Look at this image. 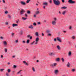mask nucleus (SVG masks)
Here are the masks:
<instances>
[{
    "instance_id": "21",
    "label": "nucleus",
    "mask_w": 76,
    "mask_h": 76,
    "mask_svg": "<svg viewBox=\"0 0 76 76\" xmlns=\"http://www.w3.org/2000/svg\"><path fill=\"white\" fill-rule=\"evenodd\" d=\"M67 8V7H61V9H66Z\"/></svg>"
},
{
    "instance_id": "23",
    "label": "nucleus",
    "mask_w": 76,
    "mask_h": 76,
    "mask_svg": "<svg viewBox=\"0 0 76 76\" xmlns=\"http://www.w3.org/2000/svg\"><path fill=\"white\" fill-rule=\"evenodd\" d=\"M22 70H20V71H19L18 72H17V75L19 74L20 73V72H22Z\"/></svg>"
},
{
    "instance_id": "7",
    "label": "nucleus",
    "mask_w": 76,
    "mask_h": 76,
    "mask_svg": "<svg viewBox=\"0 0 76 76\" xmlns=\"http://www.w3.org/2000/svg\"><path fill=\"white\" fill-rule=\"evenodd\" d=\"M20 3L22 5H23V6H25L26 5V3L24 2L23 1H21L20 2Z\"/></svg>"
},
{
    "instance_id": "51",
    "label": "nucleus",
    "mask_w": 76,
    "mask_h": 76,
    "mask_svg": "<svg viewBox=\"0 0 76 76\" xmlns=\"http://www.w3.org/2000/svg\"><path fill=\"white\" fill-rule=\"evenodd\" d=\"M32 37L31 36L30 38V39H32Z\"/></svg>"
},
{
    "instance_id": "22",
    "label": "nucleus",
    "mask_w": 76,
    "mask_h": 76,
    "mask_svg": "<svg viewBox=\"0 0 76 76\" xmlns=\"http://www.w3.org/2000/svg\"><path fill=\"white\" fill-rule=\"evenodd\" d=\"M27 13L29 15H30V14H31V12L29 10L27 11Z\"/></svg>"
},
{
    "instance_id": "1",
    "label": "nucleus",
    "mask_w": 76,
    "mask_h": 76,
    "mask_svg": "<svg viewBox=\"0 0 76 76\" xmlns=\"http://www.w3.org/2000/svg\"><path fill=\"white\" fill-rule=\"evenodd\" d=\"M53 3L56 6H59L60 4V1L59 0H53Z\"/></svg>"
},
{
    "instance_id": "29",
    "label": "nucleus",
    "mask_w": 76,
    "mask_h": 76,
    "mask_svg": "<svg viewBox=\"0 0 76 76\" xmlns=\"http://www.w3.org/2000/svg\"><path fill=\"white\" fill-rule=\"evenodd\" d=\"M26 42L27 44H29V40L28 39L27 40Z\"/></svg>"
},
{
    "instance_id": "27",
    "label": "nucleus",
    "mask_w": 76,
    "mask_h": 76,
    "mask_svg": "<svg viewBox=\"0 0 76 76\" xmlns=\"http://www.w3.org/2000/svg\"><path fill=\"white\" fill-rule=\"evenodd\" d=\"M16 23H17V24L18 23H19V22H20L19 20L18 19L16 21Z\"/></svg>"
},
{
    "instance_id": "26",
    "label": "nucleus",
    "mask_w": 76,
    "mask_h": 76,
    "mask_svg": "<svg viewBox=\"0 0 76 76\" xmlns=\"http://www.w3.org/2000/svg\"><path fill=\"white\" fill-rule=\"evenodd\" d=\"M39 11H37L36 12V15H38V14H39Z\"/></svg>"
},
{
    "instance_id": "13",
    "label": "nucleus",
    "mask_w": 76,
    "mask_h": 76,
    "mask_svg": "<svg viewBox=\"0 0 76 76\" xmlns=\"http://www.w3.org/2000/svg\"><path fill=\"white\" fill-rule=\"evenodd\" d=\"M12 26L13 27H15V26H18V25L17 24H13Z\"/></svg>"
},
{
    "instance_id": "20",
    "label": "nucleus",
    "mask_w": 76,
    "mask_h": 76,
    "mask_svg": "<svg viewBox=\"0 0 76 76\" xmlns=\"http://www.w3.org/2000/svg\"><path fill=\"white\" fill-rule=\"evenodd\" d=\"M60 59L59 58H58L56 59V61H60Z\"/></svg>"
},
{
    "instance_id": "25",
    "label": "nucleus",
    "mask_w": 76,
    "mask_h": 76,
    "mask_svg": "<svg viewBox=\"0 0 76 76\" xmlns=\"http://www.w3.org/2000/svg\"><path fill=\"white\" fill-rule=\"evenodd\" d=\"M72 54V53H71V52L69 51V52L68 53V55L69 56H71V55Z\"/></svg>"
},
{
    "instance_id": "42",
    "label": "nucleus",
    "mask_w": 76,
    "mask_h": 76,
    "mask_svg": "<svg viewBox=\"0 0 76 76\" xmlns=\"http://www.w3.org/2000/svg\"><path fill=\"white\" fill-rule=\"evenodd\" d=\"M48 36H51V34H50V33H49L48 34Z\"/></svg>"
},
{
    "instance_id": "41",
    "label": "nucleus",
    "mask_w": 76,
    "mask_h": 76,
    "mask_svg": "<svg viewBox=\"0 0 76 76\" xmlns=\"http://www.w3.org/2000/svg\"><path fill=\"white\" fill-rule=\"evenodd\" d=\"M6 75L7 76H9V74L8 73H6Z\"/></svg>"
},
{
    "instance_id": "59",
    "label": "nucleus",
    "mask_w": 76,
    "mask_h": 76,
    "mask_svg": "<svg viewBox=\"0 0 76 76\" xmlns=\"http://www.w3.org/2000/svg\"><path fill=\"white\" fill-rule=\"evenodd\" d=\"M12 36H13V35H14V33H12Z\"/></svg>"
},
{
    "instance_id": "58",
    "label": "nucleus",
    "mask_w": 76,
    "mask_h": 76,
    "mask_svg": "<svg viewBox=\"0 0 76 76\" xmlns=\"http://www.w3.org/2000/svg\"><path fill=\"white\" fill-rule=\"evenodd\" d=\"M0 38H1V39H3V38L2 37H0Z\"/></svg>"
},
{
    "instance_id": "31",
    "label": "nucleus",
    "mask_w": 76,
    "mask_h": 76,
    "mask_svg": "<svg viewBox=\"0 0 76 76\" xmlns=\"http://www.w3.org/2000/svg\"><path fill=\"white\" fill-rule=\"evenodd\" d=\"M8 17L9 19H11V16L10 15H8Z\"/></svg>"
},
{
    "instance_id": "53",
    "label": "nucleus",
    "mask_w": 76,
    "mask_h": 76,
    "mask_svg": "<svg viewBox=\"0 0 76 76\" xmlns=\"http://www.w3.org/2000/svg\"><path fill=\"white\" fill-rule=\"evenodd\" d=\"M25 64V65H26V66H28V64L27 63H26Z\"/></svg>"
},
{
    "instance_id": "37",
    "label": "nucleus",
    "mask_w": 76,
    "mask_h": 76,
    "mask_svg": "<svg viewBox=\"0 0 76 76\" xmlns=\"http://www.w3.org/2000/svg\"><path fill=\"white\" fill-rule=\"evenodd\" d=\"M34 42H35V41H33L31 43V45H33V44H34Z\"/></svg>"
},
{
    "instance_id": "45",
    "label": "nucleus",
    "mask_w": 76,
    "mask_h": 76,
    "mask_svg": "<svg viewBox=\"0 0 76 76\" xmlns=\"http://www.w3.org/2000/svg\"><path fill=\"white\" fill-rule=\"evenodd\" d=\"M18 40H16L15 41V42H16V43H18Z\"/></svg>"
},
{
    "instance_id": "4",
    "label": "nucleus",
    "mask_w": 76,
    "mask_h": 76,
    "mask_svg": "<svg viewBox=\"0 0 76 76\" xmlns=\"http://www.w3.org/2000/svg\"><path fill=\"white\" fill-rule=\"evenodd\" d=\"M26 11L24 10L23 9H21V10L20 11V15H23V13H25Z\"/></svg>"
},
{
    "instance_id": "61",
    "label": "nucleus",
    "mask_w": 76,
    "mask_h": 76,
    "mask_svg": "<svg viewBox=\"0 0 76 76\" xmlns=\"http://www.w3.org/2000/svg\"><path fill=\"white\" fill-rule=\"evenodd\" d=\"M63 32H64V33H66V31H63Z\"/></svg>"
},
{
    "instance_id": "52",
    "label": "nucleus",
    "mask_w": 76,
    "mask_h": 76,
    "mask_svg": "<svg viewBox=\"0 0 76 76\" xmlns=\"http://www.w3.org/2000/svg\"><path fill=\"white\" fill-rule=\"evenodd\" d=\"M61 1L62 3H64V0H62Z\"/></svg>"
},
{
    "instance_id": "5",
    "label": "nucleus",
    "mask_w": 76,
    "mask_h": 76,
    "mask_svg": "<svg viewBox=\"0 0 76 76\" xmlns=\"http://www.w3.org/2000/svg\"><path fill=\"white\" fill-rule=\"evenodd\" d=\"M57 66V63H54L53 64H51L50 65V66L52 67H55Z\"/></svg>"
},
{
    "instance_id": "50",
    "label": "nucleus",
    "mask_w": 76,
    "mask_h": 76,
    "mask_svg": "<svg viewBox=\"0 0 76 76\" xmlns=\"http://www.w3.org/2000/svg\"><path fill=\"white\" fill-rule=\"evenodd\" d=\"M42 36H44V33H42Z\"/></svg>"
},
{
    "instance_id": "60",
    "label": "nucleus",
    "mask_w": 76,
    "mask_h": 76,
    "mask_svg": "<svg viewBox=\"0 0 76 76\" xmlns=\"http://www.w3.org/2000/svg\"><path fill=\"white\" fill-rule=\"evenodd\" d=\"M69 29H72V27L70 26L69 28Z\"/></svg>"
},
{
    "instance_id": "64",
    "label": "nucleus",
    "mask_w": 76,
    "mask_h": 76,
    "mask_svg": "<svg viewBox=\"0 0 76 76\" xmlns=\"http://www.w3.org/2000/svg\"><path fill=\"white\" fill-rule=\"evenodd\" d=\"M20 33H21V34H22V31H20Z\"/></svg>"
},
{
    "instance_id": "28",
    "label": "nucleus",
    "mask_w": 76,
    "mask_h": 76,
    "mask_svg": "<svg viewBox=\"0 0 76 76\" xmlns=\"http://www.w3.org/2000/svg\"><path fill=\"white\" fill-rule=\"evenodd\" d=\"M22 19L23 20H26L27 19V18H25V17H22Z\"/></svg>"
},
{
    "instance_id": "35",
    "label": "nucleus",
    "mask_w": 76,
    "mask_h": 76,
    "mask_svg": "<svg viewBox=\"0 0 76 76\" xmlns=\"http://www.w3.org/2000/svg\"><path fill=\"white\" fill-rule=\"evenodd\" d=\"M71 70L72 72H73L75 71V69H72Z\"/></svg>"
},
{
    "instance_id": "56",
    "label": "nucleus",
    "mask_w": 76,
    "mask_h": 76,
    "mask_svg": "<svg viewBox=\"0 0 76 76\" xmlns=\"http://www.w3.org/2000/svg\"><path fill=\"white\" fill-rule=\"evenodd\" d=\"M23 63L24 64H26V62L25 61H23Z\"/></svg>"
},
{
    "instance_id": "6",
    "label": "nucleus",
    "mask_w": 76,
    "mask_h": 76,
    "mask_svg": "<svg viewBox=\"0 0 76 76\" xmlns=\"http://www.w3.org/2000/svg\"><path fill=\"white\" fill-rule=\"evenodd\" d=\"M68 2L69 3L75 4V1H73L72 0H69Z\"/></svg>"
},
{
    "instance_id": "57",
    "label": "nucleus",
    "mask_w": 76,
    "mask_h": 76,
    "mask_svg": "<svg viewBox=\"0 0 76 76\" xmlns=\"http://www.w3.org/2000/svg\"><path fill=\"white\" fill-rule=\"evenodd\" d=\"M59 13L60 15H61V12H60V11H59Z\"/></svg>"
},
{
    "instance_id": "32",
    "label": "nucleus",
    "mask_w": 76,
    "mask_h": 76,
    "mask_svg": "<svg viewBox=\"0 0 76 76\" xmlns=\"http://www.w3.org/2000/svg\"><path fill=\"white\" fill-rule=\"evenodd\" d=\"M29 1H30V0H27L26 1V3H29Z\"/></svg>"
},
{
    "instance_id": "63",
    "label": "nucleus",
    "mask_w": 76,
    "mask_h": 76,
    "mask_svg": "<svg viewBox=\"0 0 76 76\" xmlns=\"http://www.w3.org/2000/svg\"><path fill=\"white\" fill-rule=\"evenodd\" d=\"M7 64L8 65H9V64H10V62H8V63Z\"/></svg>"
},
{
    "instance_id": "17",
    "label": "nucleus",
    "mask_w": 76,
    "mask_h": 76,
    "mask_svg": "<svg viewBox=\"0 0 76 76\" xmlns=\"http://www.w3.org/2000/svg\"><path fill=\"white\" fill-rule=\"evenodd\" d=\"M70 66V64L69 62H68V64H67V67H69Z\"/></svg>"
},
{
    "instance_id": "10",
    "label": "nucleus",
    "mask_w": 76,
    "mask_h": 76,
    "mask_svg": "<svg viewBox=\"0 0 76 76\" xmlns=\"http://www.w3.org/2000/svg\"><path fill=\"white\" fill-rule=\"evenodd\" d=\"M43 5L47 6L48 5V3L46 2H43Z\"/></svg>"
},
{
    "instance_id": "15",
    "label": "nucleus",
    "mask_w": 76,
    "mask_h": 76,
    "mask_svg": "<svg viewBox=\"0 0 76 76\" xmlns=\"http://www.w3.org/2000/svg\"><path fill=\"white\" fill-rule=\"evenodd\" d=\"M58 72V70H55V74H57Z\"/></svg>"
},
{
    "instance_id": "49",
    "label": "nucleus",
    "mask_w": 76,
    "mask_h": 76,
    "mask_svg": "<svg viewBox=\"0 0 76 76\" xmlns=\"http://www.w3.org/2000/svg\"><path fill=\"white\" fill-rule=\"evenodd\" d=\"M22 42L24 44H25V43L26 42L25 41H23Z\"/></svg>"
},
{
    "instance_id": "18",
    "label": "nucleus",
    "mask_w": 76,
    "mask_h": 76,
    "mask_svg": "<svg viewBox=\"0 0 76 76\" xmlns=\"http://www.w3.org/2000/svg\"><path fill=\"white\" fill-rule=\"evenodd\" d=\"M28 28H30V29H33V28H34L33 26L32 25L29 26Z\"/></svg>"
},
{
    "instance_id": "38",
    "label": "nucleus",
    "mask_w": 76,
    "mask_h": 76,
    "mask_svg": "<svg viewBox=\"0 0 76 76\" xmlns=\"http://www.w3.org/2000/svg\"><path fill=\"white\" fill-rule=\"evenodd\" d=\"M33 25L34 26H36V25H37V23H33Z\"/></svg>"
},
{
    "instance_id": "44",
    "label": "nucleus",
    "mask_w": 76,
    "mask_h": 76,
    "mask_svg": "<svg viewBox=\"0 0 76 76\" xmlns=\"http://www.w3.org/2000/svg\"><path fill=\"white\" fill-rule=\"evenodd\" d=\"M2 1L4 3H6V2L4 0H2Z\"/></svg>"
},
{
    "instance_id": "14",
    "label": "nucleus",
    "mask_w": 76,
    "mask_h": 76,
    "mask_svg": "<svg viewBox=\"0 0 76 76\" xmlns=\"http://www.w3.org/2000/svg\"><path fill=\"white\" fill-rule=\"evenodd\" d=\"M35 35L37 37H39V35L38 34V32H37L35 33Z\"/></svg>"
},
{
    "instance_id": "8",
    "label": "nucleus",
    "mask_w": 76,
    "mask_h": 76,
    "mask_svg": "<svg viewBox=\"0 0 76 76\" xmlns=\"http://www.w3.org/2000/svg\"><path fill=\"white\" fill-rule=\"evenodd\" d=\"M49 55L50 56H54V55H55V53L54 52H51L50 53H49Z\"/></svg>"
},
{
    "instance_id": "46",
    "label": "nucleus",
    "mask_w": 76,
    "mask_h": 76,
    "mask_svg": "<svg viewBox=\"0 0 76 76\" xmlns=\"http://www.w3.org/2000/svg\"><path fill=\"white\" fill-rule=\"evenodd\" d=\"M37 24H38V25H40V24H41V23L40 22H38Z\"/></svg>"
},
{
    "instance_id": "34",
    "label": "nucleus",
    "mask_w": 76,
    "mask_h": 76,
    "mask_svg": "<svg viewBox=\"0 0 76 76\" xmlns=\"http://www.w3.org/2000/svg\"><path fill=\"white\" fill-rule=\"evenodd\" d=\"M5 14H7V13H8V11H6L5 12Z\"/></svg>"
},
{
    "instance_id": "3",
    "label": "nucleus",
    "mask_w": 76,
    "mask_h": 76,
    "mask_svg": "<svg viewBox=\"0 0 76 76\" xmlns=\"http://www.w3.org/2000/svg\"><path fill=\"white\" fill-rule=\"evenodd\" d=\"M35 41V42L34 43V44L35 45H37L38 44V41H39V37L36 38Z\"/></svg>"
},
{
    "instance_id": "9",
    "label": "nucleus",
    "mask_w": 76,
    "mask_h": 76,
    "mask_svg": "<svg viewBox=\"0 0 76 76\" xmlns=\"http://www.w3.org/2000/svg\"><path fill=\"white\" fill-rule=\"evenodd\" d=\"M3 43L4 46H7V42H6V41H4Z\"/></svg>"
},
{
    "instance_id": "39",
    "label": "nucleus",
    "mask_w": 76,
    "mask_h": 76,
    "mask_svg": "<svg viewBox=\"0 0 76 76\" xmlns=\"http://www.w3.org/2000/svg\"><path fill=\"white\" fill-rule=\"evenodd\" d=\"M4 50H5V53H7V49H5Z\"/></svg>"
},
{
    "instance_id": "48",
    "label": "nucleus",
    "mask_w": 76,
    "mask_h": 76,
    "mask_svg": "<svg viewBox=\"0 0 76 76\" xmlns=\"http://www.w3.org/2000/svg\"><path fill=\"white\" fill-rule=\"evenodd\" d=\"M25 15L26 17H28V15H27L26 14H25Z\"/></svg>"
},
{
    "instance_id": "40",
    "label": "nucleus",
    "mask_w": 76,
    "mask_h": 76,
    "mask_svg": "<svg viewBox=\"0 0 76 76\" xmlns=\"http://www.w3.org/2000/svg\"><path fill=\"white\" fill-rule=\"evenodd\" d=\"M4 69H0V71L1 72H3V70H4Z\"/></svg>"
},
{
    "instance_id": "62",
    "label": "nucleus",
    "mask_w": 76,
    "mask_h": 76,
    "mask_svg": "<svg viewBox=\"0 0 76 76\" xmlns=\"http://www.w3.org/2000/svg\"><path fill=\"white\" fill-rule=\"evenodd\" d=\"M43 8L44 9H45V6H43Z\"/></svg>"
},
{
    "instance_id": "54",
    "label": "nucleus",
    "mask_w": 76,
    "mask_h": 76,
    "mask_svg": "<svg viewBox=\"0 0 76 76\" xmlns=\"http://www.w3.org/2000/svg\"><path fill=\"white\" fill-rule=\"evenodd\" d=\"M1 58H3V55H1Z\"/></svg>"
},
{
    "instance_id": "11",
    "label": "nucleus",
    "mask_w": 76,
    "mask_h": 76,
    "mask_svg": "<svg viewBox=\"0 0 76 76\" xmlns=\"http://www.w3.org/2000/svg\"><path fill=\"white\" fill-rule=\"evenodd\" d=\"M57 39L58 41H59V42H61V40L60 38L57 37Z\"/></svg>"
},
{
    "instance_id": "16",
    "label": "nucleus",
    "mask_w": 76,
    "mask_h": 76,
    "mask_svg": "<svg viewBox=\"0 0 76 76\" xmlns=\"http://www.w3.org/2000/svg\"><path fill=\"white\" fill-rule=\"evenodd\" d=\"M50 31L49 30H47L46 31V32L47 33H48V34H50Z\"/></svg>"
},
{
    "instance_id": "24",
    "label": "nucleus",
    "mask_w": 76,
    "mask_h": 76,
    "mask_svg": "<svg viewBox=\"0 0 76 76\" xmlns=\"http://www.w3.org/2000/svg\"><path fill=\"white\" fill-rule=\"evenodd\" d=\"M32 70L33 72H35V68H34V67H33L32 68Z\"/></svg>"
},
{
    "instance_id": "43",
    "label": "nucleus",
    "mask_w": 76,
    "mask_h": 76,
    "mask_svg": "<svg viewBox=\"0 0 76 76\" xmlns=\"http://www.w3.org/2000/svg\"><path fill=\"white\" fill-rule=\"evenodd\" d=\"M16 66L15 65H14L13 66L14 68H16Z\"/></svg>"
},
{
    "instance_id": "12",
    "label": "nucleus",
    "mask_w": 76,
    "mask_h": 76,
    "mask_svg": "<svg viewBox=\"0 0 76 76\" xmlns=\"http://www.w3.org/2000/svg\"><path fill=\"white\" fill-rule=\"evenodd\" d=\"M57 48L58 50H61V48L59 45H57Z\"/></svg>"
},
{
    "instance_id": "30",
    "label": "nucleus",
    "mask_w": 76,
    "mask_h": 76,
    "mask_svg": "<svg viewBox=\"0 0 76 76\" xmlns=\"http://www.w3.org/2000/svg\"><path fill=\"white\" fill-rule=\"evenodd\" d=\"M61 60L62 61V62H64V58H62L61 59Z\"/></svg>"
},
{
    "instance_id": "55",
    "label": "nucleus",
    "mask_w": 76,
    "mask_h": 76,
    "mask_svg": "<svg viewBox=\"0 0 76 76\" xmlns=\"http://www.w3.org/2000/svg\"><path fill=\"white\" fill-rule=\"evenodd\" d=\"M6 25H8L9 24V23L8 22H6L5 23Z\"/></svg>"
},
{
    "instance_id": "19",
    "label": "nucleus",
    "mask_w": 76,
    "mask_h": 76,
    "mask_svg": "<svg viewBox=\"0 0 76 76\" xmlns=\"http://www.w3.org/2000/svg\"><path fill=\"white\" fill-rule=\"evenodd\" d=\"M66 11H63L62 12V14L63 15H65V14L66 13Z\"/></svg>"
},
{
    "instance_id": "33",
    "label": "nucleus",
    "mask_w": 76,
    "mask_h": 76,
    "mask_svg": "<svg viewBox=\"0 0 76 76\" xmlns=\"http://www.w3.org/2000/svg\"><path fill=\"white\" fill-rule=\"evenodd\" d=\"M7 71H8V73H10V69H8L7 70Z\"/></svg>"
},
{
    "instance_id": "36",
    "label": "nucleus",
    "mask_w": 76,
    "mask_h": 76,
    "mask_svg": "<svg viewBox=\"0 0 76 76\" xmlns=\"http://www.w3.org/2000/svg\"><path fill=\"white\" fill-rule=\"evenodd\" d=\"M75 37L74 36H73L72 37V39H75Z\"/></svg>"
},
{
    "instance_id": "2",
    "label": "nucleus",
    "mask_w": 76,
    "mask_h": 76,
    "mask_svg": "<svg viewBox=\"0 0 76 76\" xmlns=\"http://www.w3.org/2000/svg\"><path fill=\"white\" fill-rule=\"evenodd\" d=\"M54 20L52 21V24L53 25H56L57 23L56 21L57 20V19L56 18H54Z\"/></svg>"
},
{
    "instance_id": "47",
    "label": "nucleus",
    "mask_w": 76,
    "mask_h": 76,
    "mask_svg": "<svg viewBox=\"0 0 76 76\" xmlns=\"http://www.w3.org/2000/svg\"><path fill=\"white\" fill-rule=\"evenodd\" d=\"M54 41H57V39L56 38H55L54 39Z\"/></svg>"
}]
</instances>
